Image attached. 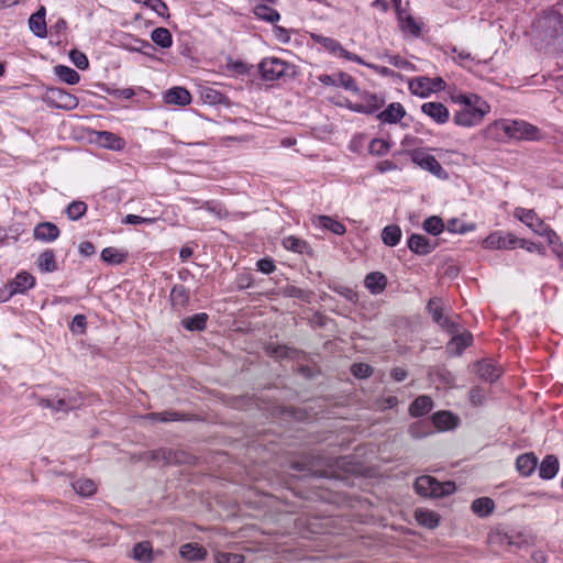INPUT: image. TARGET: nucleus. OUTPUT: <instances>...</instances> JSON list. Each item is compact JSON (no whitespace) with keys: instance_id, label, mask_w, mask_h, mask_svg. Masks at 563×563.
<instances>
[{"instance_id":"nucleus-28","label":"nucleus","mask_w":563,"mask_h":563,"mask_svg":"<svg viewBox=\"0 0 563 563\" xmlns=\"http://www.w3.org/2000/svg\"><path fill=\"white\" fill-rule=\"evenodd\" d=\"M30 30L38 37L46 36L45 8L41 7L38 11L31 15L29 20Z\"/></svg>"},{"instance_id":"nucleus-30","label":"nucleus","mask_w":563,"mask_h":563,"mask_svg":"<svg viewBox=\"0 0 563 563\" xmlns=\"http://www.w3.org/2000/svg\"><path fill=\"white\" fill-rule=\"evenodd\" d=\"M433 401L429 396H419L409 407V413L412 417H422L431 411Z\"/></svg>"},{"instance_id":"nucleus-4","label":"nucleus","mask_w":563,"mask_h":563,"mask_svg":"<svg viewBox=\"0 0 563 563\" xmlns=\"http://www.w3.org/2000/svg\"><path fill=\"white\" fill-rule=\"evenodd\" d=\"M503 131L511 139L525 141H539L541 131L533 124L522 120H507L501 123Z\"/></svg>"},{"instance_id":"nucleus-26","label":"nucleus","mask_w":563,"mask_h":563,"mask_svg":"<svg viewBox=\"0 0 563 563\" xmlns=\"http://www.w3.org/2000/svg\"><path fill=\"white\" fill-rule=\"evenodd\" d=\"M538 464L537 457L532 453H525L517 457L516 468L525 477L530 476Z\"/></svg>"},{"instance_id":"nucleus-10","label":"nucleus","mask_w":563,"mask_h":563,"mask_svg":"<svg viewBox=\"0 0 563 563\" xmlns=\"http://www.w3.org/2000/svg\"><path fill=\"white\" fill-rule=\"evenodd\" d=\"M518 239L511 233L501 231L490 233L484 241L483 246L489 250L514 249L517 246Z\"/></svg>"},{"instance_id":"nucleus-32","label":"nucleus","mask_w":563,"mask_h":563,"mask_svg":"<svg viewBox=\"0 0 563 563\" xmlns=\"http://www.w3.org/2000/svg\"><path fill=\"white\" fill-rule=\"evenodd\" d=\"M179 553L185 560L200 561L205 559L207 551L198 543H186L180 547Z\"/></svg>"},{"instance_id":"nucleus-57","label":"nucleus","mask_w":563,"mask_h":563,"mask_svg":"<svg viewBox=\"0 0 563 563\" xmlns=\"http://www.w3.org/2000/svg\"><path fill=\"white\" fill-rule=\"evenodd\" d=\"M69 57H70V59H71L73 64H74L77 68H79V69H81V70H85V69H87V68H88V66H89V62H88L87 56H86L82 52H79V51H77V49H73V51H70V53H69Z\"/></svg>"},{"instance_id":"nucleus-42","label":"nucleus","mask_w":563,"mask_h":563,"mask_svg":"<svg viewBox=\"0 0 563 563\" xmlns=\"http://www.w3.org/2000/svg\"><path fill=\"white\" fill-rule=\"evenodd\" d=\"M152 41L162 48H168L173 44L170 32L166 27H156L151 33Z\"/></svg>"},{"instance_id":"nucleus-21","label":"nucleus","mask_w":563,"mask_h":563,"mask_svg":"<svg viewBox=\"0 0 563 563\" xmlns=\"http://www.w3.org/2000/svg\"><path fill=\"white\" fill-rule=\"evenodd\" d=\"M164 100L168 104L187 106L191 102V95L186 88L173 87L165 92Z\"/></svg>"},{"instance_id":"nucleus-59","label":"nucleus","mask_w":563,"mask_h":563,"mask_svg":"<svg viewBox=\"0 0 563 563\" xmlns=\"http://www.w3.org/2000/svg\"><path fill=\"white\" fill-rule=\"evenodd\" d=\"M351 373L357 378H366L372 375L373 369L368 364L357 363L351 366Z\"/></svg>"},{"instance_id":"nucleus-64","label":"nucleus","mask_w":563,"mask_h":563,"mask_svg":"<svg viewBox=\"0 0 563 563\" xmlns=\"http://www.w3.org/2000/svg\"><path fill=\"white\" fill-rule=\"evenodd\" d=\"M256 266L263 274H271L276 269L275 263L272 258H262L257 261Z\"/></svg>"},{"instance_id":"nucleus-2","label":"nucleus","mask_w":563,"mask_h":563,"mask_svg":"<svg viewBox=\"0 0 563 563\" xmlns=\"http://www.w3.org/2000/svg\"><path fill=\"white\" fill-rule=\"evenodd\" d=\"M81 396L71 390H60L53 398H41L38 405L54 411L67 412L81 406Z\"/></svg>"},{"instance_id":"nucleus-51","label":"nucleus","mask_w":563,"mask_h":563,"mask_svg":"<svg viewBox=\"0 0 563 563\" xmlns=\"http://www.w3.org/2000/svg\"><path fill=\"white\" fill-rule=\"evenodd\" d=\"M390 150L389 142L383 140V139H374L371 141L368 151L372 155L375 156H384L386 155Z\"/></svg>"},{"instance_id":"nucleus-46","label":"nucleus","mask_w":563,"mask_h":563,"mask_svg":"<svg viewBox=\"0 0 563 563\" xmlns=\"http://www.w3.org/2000/svg\"><path fill=\"white\" fill-rule=\"evenodd\" d=\"M452 59L463 67H467L470 63L474 60L472 54L465 48H459L456 46L450 47Z\"/></svg>"},{"instance_id":"nucleus-50","label":"nucleus","mask_w":563,"mask_h":563,"mask_svg":"<svg viewBox=\"0 0 563 563\" xmlns=\"http://www.w3.org/2000/svg\"><path fill=\"white\" fill-rule=\"evenodd\" d=\"M135 3L143 4L154 12H156L162 18H168V8L163 0H133Z\"/></svg>"},{"instance_id":"nucleus-45","label":"nucleus","mask_w":563,"mask_h":563,"mask_svg":"<svg viewBox=\"0 0 563 563\" xmlns=\"http://www.w3.org/2000/svg\"><path fill=\"white\" fill-rule=\"evenodd\" d=\"M55 74L68 85H75L80 79L79 74L75 69L64 65L56 66Z\"/></svg>"},{"instance_id":"nucleus-49","label":"nucleus","mask_w":563,"mask_h":563,"mask_svg":"<svg viewBox=\"0 0 563 563\" xmlns=\"http://www.w3.org/2000/svg\"><path fill=\"white\" fill-rule=\"evenodd\" d=\"M87 212V205L84 201L76 200L68 205L66 208V214L69 220H79Z\"/></svg>"},{"instance_id":"nucleus-47","label":"nucleus","mask_w":563,"mask_h":563,"mask_svg":"<svg viewBox=\"0 0 563 563\" xmlns=\"http://www.w3.org/2000/svg\"><path fill=\"white\" fill-rule=\"evenodd\" d=\"M422 228L432 235H439L444 230V223L441 218L431 216L423 221Z\"/></svg>"},{"instance_id":"nucleus-39","label":"nucleus","mask_w":563,"mask_h":563,"mask_svg":"<svg viewBox=\"0 0 563 563\" xmlns=\"http://www.w3.org/2000/svg\"><path fill=\"white\" fill-rule=\"evenodd\" d=\"M128 257V254L117 247H106L101 252V258L108 264L118 265L123 263Z\"/></svg>"},{"instance_id":"nucleus-11","label":"nucleus","mask_w":563,"mask_h":563,"mask_svg":"<svg viewBox=\"0 0 563 563\" xmlns=\"http://www.w3.org/2000/svg\"><path fill=\"white\" fill-rule=\"evenodd\" d=\"M515 217L530 228L534 233H544L548 227L532 209L518 207L514 212Z\"/></svg>"},{"instance_id":"nucleus-60","label":"nucleus","mask_w":563,"mask_h":563,"mask_svg":"<svg viewBox=\"0 0 563 563\" xmlns=\"http://www.w3.org/2000/svg\"><path fill=\"white\" fill-rule=\"evenodd\" d=\"M474 228H475L474 224L466 225V224L460 222L457 219H452L448 222V230L452 233H461L462 234V233L474 230Z\"/></svg>"},{"instance_id":"nucleus-54","label":"nucleus","mask_w":563,"mask_h":563,"mask_svg":"<svg viewBox=\"0 0 563 563\" xmlns=\"http://www.w3.org/2000/svg\"><path fill=\"white\" fill-rule=\"evenodd\" d=\"M489 541L492 543H498L500 545H508V547L518 545V543L514 540L512 536H510L506 532H500V531L493 532L489 536Z\"/></svg>"},{"instance_id":"nucleus-13","label":"nucleus","mask_w":563,"mask_h":563,"mask_svg":"<svg viewBox=\"0 0 563 563\" xmlns=\"http://www.w3.org/2000/svg\"><path fill=\"white\" fill-rule=\"evenodd\" d=\"M407 246L417 255H428L435 249L437 243L422 234L413 233L408 238Z\"/></svg>"},{"instance_id":"nucleus-27","label":"nucleus","mask_w":563,"mask_h":563,"mask_svg":"<svg viewBox=\"0 0 563 563\" xmlns=\"http://www.w3.org/2000/svg\"><path fill=\"white\" fill-rule=\"evenodd\" d=\"M415 519L420 526L428 529L437 528L440 521L437 512L424 508H418L415 510Z\"/></svg>"},{"instance_id":"nucleus-58","label":"nucleus","mask_w":563,"mask_h":563,"mask_svg":"<svg viewBox=\"0 0 563 563\" xmlns=\"http://www.w3.org/2000/svg\"><path fill=\"white\" fill-rule=\"evenodd\" d=\"M517 245L519 247H521V249L527 250L530 253H538L540 255H544L545 254L544 246L539 244V243L530 242V241H527L525 239H521V240L518 239Z\"/></svg>"},{"instance_id":"nucleus-34","label":"nucleus","mask_w":563,"mask_h":563,"mask_svg":"<svg viewBox=\"0 0 563 563\" xmlns=\"http://www.w3.org/2000/svg\"><path fill=\"white\" fill-rule=\"evenodd\" d=\"M473 336L470 332H464L452 338L448 344V350L460 355L467 346L472 344Z\"/></svg>"},{"instance_id":"nucleus-6","label":"nucleus","mask_w":563,"mask_h":563,"mask_svg":"<svg viewBox=\"0 0 563 563\" xmlns=\"http://www.w3.org/2000/svg\"><path fill=\"white\" fill-rule=\"evenodd\" d=\"M410 159L421 169L429 172L440 179H446L448 173L438 159L428 153L426 148H416L409 152Z\"/></svg>"},{"instance_id":"nucleus-52","label":"nucleus","mask_w":563,"mask_h":563,"mask_svg":"<svg viewBox=\"0 0 563 563\" xmlns=\"http://www.w3.org/2000/svg\"><path fill=\"white\" fill-rule=\"evenodd\" d=\"M335 86L343 87L344 89L354 91V92L358 91L355 79L346 73H338L336 74V85Z\"/></svg>"},{"instance_id":"nucleus-12","label":"nucleus","mask_w":563,"mask_h":563,"mask_svg":"<svg viewBox=\"0 0 563 563\" xmlns=\"http://www.w3.org/2000/svg\"><path fill=\"white\" fill-rule=\"evenodd\" d=\"M428 310L432 316L433 321L437 322L440 327H442L443 329L448 330L451 333L457 331V323L443 314L441 301L439 298H432L429 300Z\"/></svg>"},{"instance_id":"nucleus-17","label":"nucleus","mask_w":563,"mask_h":563,"mask_svg":"<svg viewBox=\"0 0 563 563\" xmlns=\"http://www.w3.org/2000/svg\"><path fill=\"white\" fill-rule=\"evenodd\" d=\"M59 229L52 222H41L34 228V239L42 242H53L59 236Z\"/></svg>"},{"instance_id":"nucleus-23","label":"nucleus","mask_w":563,"mask_h":563,"mask_svg":"<svg viewBox=\"0 0 563 563\" xmlns=\"http://www.w3.org/2000/svg\"><path fill=\"white\" fill-rule=\"evenodd\" d=\"M364 285L372 294L378 295L386 288L387 278L380 272H373L366 275Z\"/></svg>"},{"instance_id":"nucleus-33","label":"nucleus","mask_w":563,"mask_h":563,"mask_svg":"<svg viewBox=\"0 0 563 563\" xmlns=\"http://www.w3.org/2000/svg\"><path fill=\"white\" fill-rule=\"evenodd\" d=\"M471 509L478 517L485 518L493 514L495 503L489 497H479L472 503Z\"/></svg>"},{"instance_id":"nucleus-63","label":"nucleus","mask_w":563,"mask_h":563,"mask_svg":"<svg viewBox=\"0 0 563 563\" xmlns=\"http://www.w3.org/2000/svg\"><path fill=\"white\" fill-rule=\"evenodd\" d=\"M285 294L290 298H299L301 300H307L309 297V294L307 291L296 286H287L285 288Z\"/></svg>"},{"instance_id":"nucleus-40","label":"nucleus","mask_w":563,"mask_h":563,"mask_svg":"<svg viewBox=\"0 0 563 563\" xmlns=\"http://www.w3.org/2000/svg\"><path fill=\"white\" fill-rule=\"evenodd\" d=\"M153 558V549L148 541H142L133 548V559L140 562H151Z\"/></svg>"},{"instance_id":"nucleus-61","label":"nucleus","mask_w":563,"mask_h":563,"mask_svg":"<svg viewBox=\"0 0 563 563\" xmlns=\"http://www.w3.org/2000/svg\"><path fill=\"white\" fill-rule=\"evenodd\" d=\"M454 101L464 106L463 108H473L477 104V101H484L477 95H459L454 98Z\"/></svg>"},{"instance_id":"nucleus-44","label":"nucleus","mask_w":563,"mask_h":563,"mask_svg":"<svg viewBox=\"0 0 563 563\" xmlns=\"http://www.w3.org/2000/svg\"><path fill=\"white\" fill-rule=\"evenodd\" d=\"M74 490L85 497L93 495L97 490V486L93 481L89 478H79L73 483Z\"/></svg>"},{"instance_id":"nucleus-56","label":"nucleus","mask_w":563,"mask_h":563,"mask_svg":"<svg viewBox=\"0 0 563 563\" xmlns=\"http://www.w3.org/2000/svg\"><path fill=\"white\" fill-rule=\"evenodd\" d=\"M216 563H243L244 558L240 554L218 552L214 555Z\"/></svg>"},{"instance_id":"nucleus-5","label":"nucleus","mask_w":563,"mask_h":563,"mask_svg":"<svg viewBox=\"0 0 563 563\" xmlns=\"http://www.w3.org/2000/svg\"><path fill=\"white\" fill-rule=\"evenodd\" d=\"M490 111L486 101H477L473 108H462L454 117L453 122L463 128H472L483 122L484 117Z\"/></svg>"},{"instance_id":"nucleus-9","label":"nucleus","mask_w":563,"mask_h":563,"mask_svg":"<svg viewBox=\"0 0 563 563\" xmlns=\"http://www.w3.org/2000/svg\"><path fill=\"white\" fill-rule=\"evenodd\" d=\"M258 68L263 79L274 81L285 75L287 64L279 58L268 57L261 62Z\"/></svg>"},{"instance_id":"nucleus-37","label":"nucleus","mask_w":563,"mask_h":563,"mask_svg":"<svg viewBox=\"0 0 563 563\" xmlns=\"http://www.w3.org/2000/svg\"><path fill=\"white\" fill-rule=\"evenodd\" d=\"M170 301L175 308H184L189 301V290L184 285H175L170 291Z\"/></svg>"},{"instance_id":"nucleus-48","label":"nucleus","mask_w":563,"mask_h":563,"mask_svg":"<svg viewBox=\"0 0 563 563\" xmlns=\"http://www.w3.org/2000/svg\"><path fill=\"white\" fill-rule=\"evenodd\" d=\"M283 245L286 250L292 251L299 254L305 253L308 250V244L306 241L298 239L296 236L289 235L284 238Z\"/></svg>"},{"instance_id":"nucleus-62","label":"nucleus","mask_w":563,"mask_h":563,"mask_svg":"<svg viewBox=\"0 0 563 563\" xmlns=\"http://www.w3.org/2000/svg\"><path fill=\"white\" fill-rule=\"evenodd\" d=\"M387 62L397 67V68H400V69H406V70H409V69H412L413 66L411 63H409L408 60H406L405 58H402L400 55H390V56H387Z\"/></svg>"},{"instance_id":"nucleus-29","label":"nucleus","mask_w":563,"mask_h":563,"mask_svg":"<svg viewBox=\"0 0 563 563\" xmlns=\"http://www.w3.org/2000/svg\"><path fill=\"white\" fill-rule=\"evenodd\" d=\"M558 472L559 460L554 455H547L539 466V476L542 479H552Z\"/></svg>"},{"instance_id":"nucleus-15","label":"nucleus","mask_w":563,"mask_h":563,"mask_svg":"<svg viewBox=\"0 0 563 563\" xmlns=\"http://www.w3.org/2000/svg\"><path fill=\"white\" fill-rule=\"evenodd\" d=\"M406 115V109L400 102H393L377 113V119L382 123L396 124Z\"/></svg>"},{"instance_id":"nucleus-41","label":"nucleus","mask_w":563,"mask_h":563,"mask_svg":"<svg viewBox=\"0 0 563 563\" xmlns=\"http://www.w3.org/2000/svg\"><path fill=\"white\" fill-rule=\"evenodd\" d=\"M208 314L205 312L196 313L183 320V325L189 331H201L206 328Z\"/></svg>"},{"instance_id":"nucleus-53","label":"nucleus","mask_w":563,"mask_h":563,"mask_svg":"<svg viewBox=\"0 0 563 563\" xmlns=\"http://www.w3.org/2000/svg\"><path fill=\"white\" fill-rule=\"evenodd\" d=\"M147 418L154 421L169 422L179 421L183 419V416L176 411H164L150 413Z\"/></svg>"},{"instance_id":"nucleus-55","label":"nucleus","mask_w":563,"mask_h":563,"mask_svg":"<svg viewBox=\"0 0 563 563\" xmlns=\"http://www.w3.org/2000/svg\"><path fill=\"white\" fill-rule=\"evenodd\" d=\"M200 208L206 209L217 218H224L228 216V211L222 207V205L212 200L205 201Z\"/></svg>"},{"instance_id":"nucleus-20","label":"nucleus","mask_w":563,"mask_h":563,"mask_svg":"<svg viewBox=\"0 0 563 563\" xmlns=\"http://www.w3.org/2000/svg\"><path fill=\"white\" fill-rule=\"evenodd\" d=\"M97 142L104 148L111 151H122L125 147V141L121 136L109 132L100 131L97 133Z\"/></svg>"},{"instance_id":"nucleus-7","label":"nucleus","mask_w":563,"mask_h":563,"mask_svg":"<svg viewBox=\"0 0 563 563\" xmlns=\"http://www.w3.org/2000/svg\"><path fill=\"white\" fill-rule=\"evenodd\" d=\"M310 37L314 43L319 44L323 49L332 55H339L340 57L347 60L355 62L357 64H364V60L358 55L346 51L336 40L332 37L323 36L317 33H311Z\"/></svg>"},{"instance_id":"nucleus-22","label":"nucleus","mask_w":563,"mask_h":563,"mask_svg":"<svg viewBox=\"0 0 563 563\" xmlns=\"http://www.w3.org/2000/svg\"><path fill=\"white\" fill-rule=\"evenodd\" d=\"M476 372L478 376L487 382H495L499 378L501 369L492 361H481L476 363Z\"/></svg>"},{"instance_id":"nucleus-8","label":"nucleus","mask_w":563,"mask_h":563,"mask_svg":"<svg viewBox=\"0 0 563 563\" xmlns=\"http://www.w3.org/2000/svg\"><path fill=\"white\" fill-rule=\"evenodd\" d=\"M386 100L383 95L364 92L360 102L350 106V109L357 113L374 114L380 110Z\"/></svg>"},{"instance_id":"nucleus-19","label":"nucleus","mask_w":563,"mask_h":563,"mask_svg":"<svg viewBox=\"0 0 563 563\" xmlns=\"http://www.w3.org/2000/svg\"><path fill=\"white\" fill-rule=\"evenodd\" d=\"M147 457L156 464L166 465L172 463H180L183 460L180 452H174L167 449H158L146 453Z\"/></svg>"},{"instance_id":"nucleus-31","label":"nucleus","mask_w":563,"mask_h":563,"mask_svg":"<svg viewBox=\"0 0 563 563\" xmlns=\"http://www.w3.org/2000/svg\"><path fill=\"white\" fill-rule=\"evenodd\" d=\"M409 90L412 95L426 98L430 93H432V88H430L429 77L419 76L412 78L409 81Z\"/></svg>"},{"instance_id":"nucleus-35","label":"nucleus","mask_w":563,"mask_h":563,"mask_svg":"<svg viewBox=\"0 0 563 563\" xmlns=\"http://www.w3.org/2000/svg\"><path fill=\"white\" fill-rule=\"evenodd\" d=\"M396 9L398 11L400 29L412 36H419L421 29L418 22L409 14L404 15L399 7Z\"/></svg>"},{"instance_id":"nucleus-36","label":"nucleus","mask_w":563,"mask_h":563,"mask_svg":"<svg viewBox=\"0 0 563 563\" xmlns=\"http://www.w3.org/2000/svg\"><path fill=\"white\" fill-rule=\"evenodd\" d=\"M37 267L42 273H53L57 269L55 253L46 250L37 258Z\"/></svg>"},{"instance_id":"nucleus-24","label":"nucleus","mask_w":563,"mask_h":563,"mask_svg":"<svg viewBox=\"0 0 563 563\" xmlns=\"http://www.w3.org/2000/svg\"><path fill=\"white\" fill-rule=\"evenodd\" d=\"M253 13L256 19L271 24H276L280 20L279 12L272 7H268L266 3L255 4Z\"/></svg>"},{"instance_id":"nucleus-3","label":"nucleus","mask_w":563,"mask_h":563,"mask_svg":"<svg viewBox=\"0 0 563 563\" xmlns=\"http://www.w3.org/2000/svg\"><path fill=\"white\" fill-rule=\"evenodd\" d=\"M416 492L424 497H442L450 495L455 490V484L452 482L440 483L435 478L424 475L415 482Z\"/></svg>"},{"instance_id":"nucleus-18","label":"nucleus","mask_w":563,"mask_h":563,"mask_svg":"<svg viewBox=\"0 0 563 563\" xmlns=\"http://www.w3.org/2000/svg\"><path fill=\"white\" fill-rule=\"evenodd\" d=\"M34 285L35 278L26 272H21L9 284V291L10 295L23 294L26 290L33 288Z\"/></svg>"},{"instance_id":"nucleus-14","label":"nucleus","mask_w":563,"mask_h":563,"mask_svg":"<svg viewBox=\"0 0 563 563\" xmlns=\"http://www.w3.org/2000/svg\"><path fill=\"white\" fill-rule=\"evenodd\" d=\"M421 112L437 124H444L450 119L449 109L441 102H426L421 106Z\"/></svg>"},{"instance_id":"nucleus-16","label":"nucleus","mask_w":563,"mask_h":563,"mask_svg":"<svg viewBox=\"0 0 563 563\" xmlns=\"http://www.w3.org/2000/svg\"><path fill=\"white\" fill-rule=\"evenodd\" d=\"M49 98L57 108L73 110L78 106V99L64 89L54 88L49 90Z\"/></svg>"},{"instance_id":"nucleus-43","label":"nucleus","mask_w":563,"mask_h":563,"mask_svg":"<svg viewBox=\"0 0 563 563\" xmlns=\"http://www.w3.org/2000/svg\"><path fill=\"white\" fill-rule=\"evenodd\" d=\"M318 224L338 235H343L346 232L343 223L329 216H320L318 218Z\"/></svg>"},{"instance_id":"nucleus-25","label":"nucleus","mask_w":563,"mask_h":563,"mask_svg":"<svg viewBox=\"0 0 563 563\" xmlns=\"http://www.w3.org/2000/svg\"><path fill=\"white\" fill-rule=\"evenodd\" d=\"M432 422L439 430H450L459 424V418L449 411H439L432 416Z\"/></svg>"},{"instance_id":"nucleus-38","label":"nucleus","mask_w":563,"mask_h":563,"mask_svg":"<svg viewBox=\"0 0 563 563\" xmlns=\"http://www.w3.org/2000/svg\"><path fill=\"white\" fill-rule=\"evenodd\" d=\"M401 239V229L396 224L387 225L382 231V241L387 246H396Z\"/></svg>"},{"instance_id":"nucleus-1","label":"nucleus","mask_w":563,"mask_h":563,"mask_svg":"<svg viewBox=\"0 0 563 563\" xmlns=\"http://www.w3.org/2000/svg\"><path fill=\"white\" fill-rule=\"evenodd\" d=\"M534 31L545 45L563 43V15L548 12L534 22Z\"/></svg>"}]
</instances>
